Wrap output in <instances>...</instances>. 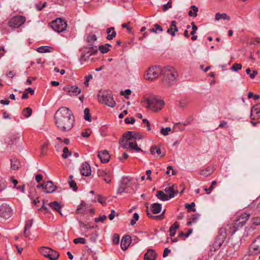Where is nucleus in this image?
I'll list each match as a JSON object with an SVG mask.
<instances>
[{"instance_id": "f257e3e1", "label": "nucleus", "mask_w": 260, "mask_h": 260, "mask_svg": "<svg viewBox=\"0 0 260 260\" xmlns=\"http://www.w3.org/2000/svg\"><path fill=\"white\" fill-rule=\"evenodd\" d=\"M55 123L61 132L70 131L74 126L75 119L72 111L68 107L59 108L54 114Z\"/></svg>"}, {"instance_id": "f03ea898", "label": "nucleus", "mask_w": 260, "mask_h": 260, "mask_svg": "<svg viewBox=\"0 0 260 260\" xmlns=\"http://www.w3.org/2000/svg\"><path fill=\"white\" fill-rule=\"evenodd\" d=\"M161 74L164 76L162 82L166 86L172 85L178 76L175 69L170 66L165 67L162 69Z\"/></svg>"}, {"instance_id": "7ed1b4c3", "label": "nucleus", "mask_w": 260, "mask_h": 260, "mask_svg": "<svg viewBox=\"0 0 260 260\" xmlns=\"http://www.w3.org/2000/svg\"><path fill=\"white\" fill-rule=\"evenodd\" d=\"M98 99L100 103L105 104L109 107L113 108L116 105V102L113 100L111 93L107 90H101L98 94Z\"/></svg>"}, {"instance_id": "20e7f679", "label": "nucleus", "mask_w": 260, "mask_h": 260, "mask_svg": "<svg viewBox=\"0 0 260 260\" xmlns=\"http://www.w3.org/2000/svg\"><path fill=\"white\" fill-rule=\"evenodd\" d=\"M143 103L144 105H146V108H150L154 111H157L161 110L165 105L164 101L158 100L156 98L144 99Z\"/></svg>"}, {"instance_id": "39448f33", "label": "nucleus", "mask_w": 260, "mask_h": 260, "mask_svg": "<svg viewBox=\"0 0 260 260\" xmlns=\"http://www.w3.org/2000/svg\"><path fill=\"white\" fill-rule=\"evenodd\" d=\"M97 38L95 35H89L87 37V42L90 44L89 46L86 49H88L87 52L84 54L82 55L81 58L82 59L86 60L89 58L91 55H94L98 53V49L96 46L93 45V43L96 41Z\"/></svg>"}, {"instance_id": "423d86ee", "label": "nucleus", "mask_w": 260, "mask_h": 260, "mask_svg": "<svg viewBox=\"0 0 260 260\" xmlns=\"http://www.w3.org/2000/svg\"><path fill=\"white\" fill-rule=\"evenodd\" d=\"M251 215H252V213H250L249 211H246L242 213L239 217V218L235 221L234 224L233 228H234V231L232 232V234H235L236 231L238 230L239 228L242 227L246 223V222L249 219Z\"/></svg>"}, {"instance_id": "0eeeda50", "label": "nucleus", "mask_w": 260, "mask_h": 260, "mask_svg": "<svg viewBox=\"0 0 260 260\" xmlns=\"http://www.w3.org/2000/svg\"><path fill=\"white\" fill-rule=\"evenodd\" d=\"M40 252L45 257L50 260H56L59 256L58 252L47 247H41L39 249Z\"/></svg>"}, {"instance_id": "6e6552de", "label": "nucleus", "mask_w": 260, "mask_h": 260, "mask_svg": "<svg viewBox=\"0 0 260 260\" xmlns=\"http://www.w3.org/2000/svg\"><path fill=\"white\" fill-rule=\"evenodd\" d=\"M51 27L54 31L60 32L66 29L67 24L66 21L62 19L56 18L51 22Z\"/></svg>"}, {"instance_id": "1a4fd4ad", "label": "nucleus", "mask_w": 260, "mask_h": 260, "mask_svg": "<svg viewBox=\"0 0 260 260\" xmlns=\"http://www.w3.org/2000/svg\"><path fill=\"white\" fill-rule=\"evenodd\" d=\"M162 70L159 67L154 66L149 68L147 73L144 76L147 80H153L157 78L160 73H161Z\"/></svg>"}, {"instance_id": "9d476101", "label": "nucleus", "mask_w": 260, "mask_h": 260, "mask_svg": "<svg viewBox=\"0 0 260 260\" xmlns=\"http://www.w3.org/2000/svg\"><path fill=\"white\" fill-rule=\"evenodd\" d=\"M12 211L8 204L3 203L0 205V217L4 219H8L13 215Z\"/></svg>"}, {"instance_id": "9b49d317", "label": "nucleus", "mask_w": 260, "mask_h": 260, "mask_svg": "<svg viewBox=\"0 0 260 260\" xmlns=\"http://www.w3.org/2000/svg\"><path fill=\"white\" fill-rule=\"evenodd\" d=\"M25 21V18L21 16H15L11 18L9 22V25L12 28H18Z\"/></svg>"}, {"instance_id": "f8f14e48", "label": "nucleus", "mask_w": 260, "mask_h": 260, "mask_svg": "<svg viewBox=\"0 0 260 260\" xmlns=\"http://www.w3.org/2000/svg\"><path fill=\"white\" fill-rule=\"evenodd\" d=\"M142 137V135L140 133L135 131H128L123 134V138L126 141L140 140Z\"/></svg>"}, {"instance_id": "ddd939ff", "label": "nucleus", "mask_w": 260, "mask_h": 260, "mask_svg": "<svg viewBox=\"0 0 260 260\" xmlns=\"http://www.w3.org/2000/svg\"><path fill=\"white\" fill-rule=\"evenodd\" d=\"M63 90L70 96L77 95L81 92V89L76 86L67 85L63 88Z\"/></svg>"}, {"instance_id": "4468645a", "label": "nucleus", "mask_w": 260, "mask_h": 260, "mask_svg": "<svg viewBox=\"0 0 260 260\" xmlns=\"http://www.w3.org/2000/svg\"><path fill=\"white\" fill-rule=\"evenodd\" d=\"M97 175L98 177L103 178L107 183H109L111 182V173L110 172L99 169L97 171Z\"/></svg>"}, {"instance_id": "2eb2a0df", "label": "nucleus", "mask_w": 260, "mask_h": 260, "mask_svg": "<svg viewBox=\"0 0 260 260\" xmlns=\"http://www.w3.org/2000/svg\"><path fill=\"white\" fill-rule=\"evenodd\" d=\"M248 210L250 213H252V215H256L260 213V201L256 200L253 201L249 205Z\"/></svg>"}, {"instance_id": "dca6fc26", "label": "nucleus", "mask_w": 260, "mask_h": 260, "mask_svg": "<svg viewBox=\"0 0 260 260\" xmlns=\"http://www.w3.org/2000/svg\"><path fill=\"white\" fill-rule=\"evenodd\" d=\"M80 172L82 175L84 176H88L91 174V168L88 162H84L82 164L80 169Z\"/></svg>"}, {"instance_id": "f3484780", "label": "nucleus", "mask_w": 260, "mask_h": 260, "mask_svg": "<svg viewBox=\"0 0 260 260\" xmlns=\"http://www.w3.org/2000/svg\"><path fill=\"white\" fill-rule=\"evenodd\" d=\"M44 185V190H43V191L47 193L54 192L56 188V186L54 185L53 182L51 181H48L45 182Z\"/></svg>"}, {"instance_id": "a211bd4d", "label": "nucleus", "mask_w": 260, "mask_h": 260, "mask_svg": "<svg viewBox=\"0 0 260 260\" xmlns=\"http://www.w3.org/2000/svg\"><path fill=\"white\" fill-rule=\"evenodd\" d=\"M132 242L131 237L128 235L124 236L121 241V248L123 250H126Z\"/></svg>"}, {"instance_id": "6ab92c4d", "label": "nucleus", "mask_w": 260, "mask_h": 260, "mask_svg": "<svg viewBox=\"0 0 260 260\" xmlns=\"http://www.w3.org/2000/svg\"><path fill=\"white\" fill-rule=\"evenodd\" d=\"M98 156L100 159L102 163H106L108 162L110 158L109 154L107 150L99 151Z\"/></svg>"}, {"instance_id": "aec40b11", "label": "nucleus", "mask_w": 260, "mask_h": 260, "mask_svg": "<svg viewBox=\"0 0 260 260\" xmlns=\"http://www.w3.org/2000/svg\"><path fill=\"white\" fill-rule=\"evenodd\" d=\"M157 254L152 249H148L144 255V260H155Z\"/></svg>"}, {"instance_id": "412c9836", "label": "nucleus", "mask_w": 260, "mask_h": 260, "mask_svg": "<svg viewBox=\"0 0 260 260\" xmlns=\"http://www.w3.org/2000/svg\"><path fill=\"white\" fill-rule=\"evenodd\" d=\"M251 247L253 249L255 253L260 252V236H258L253 241Z\"/></svg>"}, {"instance_id": "4be33fe9", "label": "nucleus", "mask_w": 260, "mask_h": 260, "mask_svg": "<svg viewBox=\"0 0 260 260\" xmlns=\"http://www.w3.org/2000/svg\"><path fill=\"white\" fill-rule=\"evenodd\" d=\"M33 224V220L32 219H28L26 221L24 229V235L26 237H28L30 235V231L29 229L31 227Z\"/></svg>"}, {"instance_id": "5701e85b", "label": "nucleus", "mask_w": 260, "mask_h": 260, "mask_svg": "<svg viewBox=\"0 0 260 260\" xmlns=\"http://www.w3.org/2000/svg\"><path fill=\"white\" fill-rule=\"evenodd\" d=\"M214 171V167L213 166H208L206 169L201 170L199 174L205 177H208L212 174Z\"/></svg>"}, {"instance_id": "b1692460", "label": "nucleus", "mask_w": 260, "mask_h": 260, "mask_svg": "<svg viewBox=\"0 0 260 260\" xmlns=\"http://www.w3.org/2000/svg\"><path fill=\"white\" fill-rule=\"evenodd\" d=\"M48 205L52 209L56 211L60 214V215L62 216V214L60 211L61 206L58 202H57V201H54L49 203Z\"/></svg>"}, {"instance_id": "393cba45", "label": "nucleus", "mask_w": 260, "mask_h": 260, "mask_svg": "<svg viewBox=\"0 0 260 260\" xmlns=\"http://www.w3.org/2000/svg\"><path fill=\"white\" fill-rule=\"evenodd\" d=\"M164 190L166 192V194L168 195L170 199L174 198L178 193V191L176 192L174 191L173 186L167 187Z\"/></svg>"}, {"instance_id": "a878e982", "label": "nucleus", "mask_w": 260, "mask_h": 260, "mask_svg": "<svg viewBox=\"0 0 260 260\" xmlns=\"http://www.w3.org/2000/svg\"><path fill=\"white\" fill-rule=\"evenodd\" d=\"M114 27H109L106 30V32L108 34L107 37V39L108 40H112L114 37H115L116 35V32L114 30Z\"/></svg>"}, {"instance_id": "bb28decb", "label": "nucleus", "mask_w": 260, "mask_h": 260, "mask_svg": "<svg viewBox=\"0 0 260 260\" xmlns=\"http://www.w3.org/2000/svg\"><path fill=\"white\" fill-rule=\"evenodd\" d=\"M161 210V204L159 203H154L151 206V210L153 214H156L159 213Z\"/></svg>"}, {"instance_id": "cd10ccee", "label": "nucleus", "mask_w": 260, "mask_h": 260, "mask_svg": "<svg viewBox=\"0 0 260 260\" xmlns=\"http://www.w3.org/2000/svg\"><path fill=\"white\" fill-rule=\"evenodd\" d=\"M156 196L157 197L158 199L163 201H166L170 199L168 195L165 194L161 190L157 191L156 194Z\"/></svg>"}, {"instance_id": "c85d7f7f", "label": "nucleus", "mask_w": 260, "mask_h": 260, "mask_svg": "<svg viewBox=\"0 0 260 260\" xmlns=\"http://www.w3.org/2000/svg\"><path fill=\"white\" fill-rule=\"evenodd\" d=\"M179 228V224L178 222H175L173 225H171L169 229V233H170V237H173L175 236L176 230L178 229Z\"/></svg>"}, {"instance_id": "c756f323", "label": "nucleus", "mask_w": 260, "mask_h": 260, "mask_svg": "<svg viewBox=\"0 0 260 260\" xmlns=\"http://www.w3.org/2000/svg\"><path fill=\"white\" fill-rule=\"evenodd\" d=\"M49 144V141H46L42 145L41 147V156H44L47 153Z\"/></svg>"}, {"instance_id": "7c9ffc66", "label": "nucleus", "mask_w": 260, "mask_h": 260, "mask_svg": "<svg viewBox=\"0 0 260 260\" xmlns=\"http://www.w3.org/2000/svg\"><path fill=\"white\" fill-rule=\"evenodd\" d=\"M215 19L217 21H219L220 19L230 20V17L225 13L220 14L217 13L215 16Z\"/></svg>"}, {"instance_id": "2f4dec72", "label": "nucleus", "mask_w": 260, "mask_h": 260, "mask_svg": "<svg viewBox=\"0 0 260 260\" xmlns=\"http://www.w3.org/2000/svg\"><path fill=\"white\" fill-rule=\"evenodd\" d=\"M226 237V230L224 228H221L220 229L218 234L216 238L224 241Z\"/></svg>"}, {"instance_id": "473e14b6", "label": "nucleus", "mask_w": 260, "mask_h": 260, "mask_svg": "<svg viewBox=\"0 0 260 260\" xmlns=\"http://www.w3.org/2000/svg\"><path fill=\"white\" fill-rule=\"evenodd\" d=\"M11 168L12 170H17L20 166V163L17 159H11Z\"/></svg>"}, {"instance_id": "72a5a7b5", "label": "nucleus", "mask_w": 260, "mask_h": 260, "mask_svg": "<svg viewBox=\"0 0 260 260\" xmlns=\"http://www.w3.org/2000/svg\"><path fill=\"white\" fill-rule=\"evenodd\" d=\"M128 148H129L132 150H135L137 151H142L141 148L138 147L137 143L135 141L133 142V141H130V142H129Z\"/></svg>"}, {"instance_id": "f704fd0d", "label": "nucleus", "mask_w": 260, "mask_h": 260, "mask_svg": "<svg viewBox=\"0 0 260 260\" xmlns=\"http://www.w3.org/2000/svg\"><path fill=\"white\" fill-rule=\"evenodd\" d=\"M191 10L188 12V15L190 17H196L198 11V7L195 6H191Z\"/></svg>"}, {"instance_id": "c9c22d12", "label": "nucleus", "mask_w": 260, "mask_h": 260, "mask_svg": "<svg viewBox=\"0 0 260 260\" xmlns=\"http://www.w3.org/2000/svg\"><path fill=\"white\" fill-rule=\"evenodd\" d=\"M150 153L152 154H155V153H157V154L159 155V154H161V153L160 149L159 147H158L157 146H156V145H153V146H151V147L150 148Z\"/></svg>"}, {"instance_id": "e433bc0d", "label": "nucleus", "mask_w": 260, "mask_h": 260, "mask_svg": "<svg viewBox=\"0 0 260 260\" xmlns=\"http://www.w3.org/2000/svg\"><path fill=\"white\" fill-rule=\"evenodd\" d=\"M84 118L86 121L89 122L91 121V116L89 113V109L88 108H85L84 111Z\"/></svg>"}, {"instance_id": "4c0bfd02", "label": "nucleus", "mask_w": 260, "mask_h": 260, "mask_svg": "<svg viewBox=\"0 0 260 260\" xmlns=\"http://www.w3.org/2000/svg\"><path fill=\"white\" fill-rule=\"evenodd\" d=\"M32 113V110L30 107H27L23 109V114L26 118L29 117Z\"/></svg>"}, {"instance_id": "58836bf2", "label": "nucleus", "mask_w": 260, "mask_h": 260, "mask_svg": "<svg viewBox=\"0 0 260 260\" xmlns=\"http://www.w3.org/2000/svg\"><path fill=\"white\" fill-rule=\"evenodd\" d=\"M146 211H147V214L148 215V216L149 217V218H152V219H158V218H163L164 217V215L163 214H161L160 215H158V216H153L152 215L150 212H149V209H148V206L147 207V209H146Z\"/></svg>"}, {"instance_id": "ea45409f", "label": "nucleus", "mask_w": 260, "mask_h": 260, "mask_svg": "<svg viewBox=\"0 0 260 260\" xmlns=\"http://www.w3.org/2000/svg\"><path fill=\"white\" fill-rule=\"evenodd\" d=\"M72 154L71 152L69 151L68 147H64L63 149V153L62 154V157L64 159L67 158Z\"/></svg>"}, {"instance_id": "a19ab883", "label": "nucleus", "mask_w": 260, "mask_h": 260, "mask_svg": "<svg viewBox=\"0 0 260 260\" xmlns=\"http://www.w3.org/2000/svg\"><path fill=\"white\" fill-rule=\"evenodd\" d=\"M224 241H223L221 239L216 238L215 241L214 242V244H213V246L216 248H219L222 245V244H223Z\"/></svg>"}, {"instance_id": "79ce46f5", "label": "nucleus", "mask_w": 260, "mask_h": 260, "mask_svg": "<svg viewBox=\"0 0 260 260\" xmlns=\"http://www.w3.org/2000/svg\"><path fill=\"white\" fill-rule=\"evenodd\" d=\"M185 208L187 209L188 212H190L191 211L195 212L196 209L195 208H192V207L195 206V203L192 202L190 204H186Z\"/></svg>"}, {"instance_id": "37998d69", "label": "nucleus", "mask_w": 260, "mask_h": 260, "mask_svg": "<svg viewBox=\"0 0 260 260\" xmlns=\"http://www.w3.org/2000/svg\"><path fill=\"white\" fill-rule=\"evenodd\" d=\"M246 73L249 75V77L251 79H254L256 75H257L258 73L256 70H253L252 73H251V70L249 68H248L246 70Z\"/></svg>"}, {"instance_id": "c03bdc74", "label": "nucleus", "mask_w": 260, "mask_h": 260, "mask_svg": "<svg viewBox=\"0 0 260 260\" xmlns=\"http://www.w3.org/2000/svg\"><path fill=\"white\" fill-rule=\"evenodd\" d=\"M172 7V1L169 0L167 4L162 5V8L164 12H166L169 8H171Z\"/></svg>"}, {"instance_id": "a18cd8bd", "label": "nucleus", "mask_w": 260, "mask_h": 260, "mask_svg": "<svg viewBox=\"0 0 260 260\" xmlns=\"http://www.w3.org/2000/svg\"><path fill=\"white\" fill-rule=\"evenodd\" d=\"M37 51L40 53L49 52L50 51L47 46H41L37 49Z\"/></svg>"}, {"instance_id": "49530a36", "label": "nucleus", "mask_w": 260, "mask_h": 260, "mask_svg": "<svg viewBox=\"0 0 260 260\" xmlns=\"http://www.w3.org/2000/svg\"><path fill=\"white\" fill-rule=\"evenodd\" d=\"M251 223L252 225H260V217H255L251 219Z\"/></svg>"}, {"instance_id": "de8ad7c7", "label": "nucleus", "mask_w": 260, "mask_h": 260, "mask_svg": "<svg viewBox=\"0 0 260 260\" xmlns=\"http://www.w3.org/2000/svg\"><path fill=\"white\" fill-rule=\"evenodd\" d=\"M84 203L82 202L80 205L79 206L76 210V213L78 214H83L85 212V209L83 208Z\"/></svg>"}, {"instance_id": "09e8293b", "label": "nucleus", "mask_w": 260, "mask_h": 260, "mask_svg": "<svg viewBox=\"0 0 260 260\" xmlns=\"http://www.w3.org/2000/svg\"><path fill=\"white\" fill-rule=\"evenodd\" d=\"M99 49L100 51V52L103 54L106 53L110 50V49L105 45L100 46L99 47Z\"/></svg>"}, {"instance_id": "8fccbe9b", "label": "nucleus", "mask_w": 260, "mask_h": 260, "mask_svg": "<svg viewBox=\"0 0 260 260\" xmlns=\"http://www.w3.org/2000/svg\"><path fill=\"white\" fill-rule=\"evenodd\" d=\"M7 187L6 181L2 178H0V192L4 190Z\"/></svg>"}, {"instance_id": "3c124183", "label": "nucleus", "mask_w": 260, "mask_h": 260, "mask_svg": "<svg viewBox=\"0 0 260 260\" xmlns=\"http://www.w3.org/2000/svg\"><path fill=\"white\" fill-rule=\"evenodd\" d=\"M242 69V65L240 63H234L232 67H231V70L232 71L237 72Z\"/></svg>"}, {"instance_id": "603ef678", "label": "nucleus", "mask_w": 260, "mask_h": 260, "mask_svg": "<svg viewBox=\"0 0 260 260\" xmlns=\"http://www.w3.org/2000/svg\"><path fill=\"white\" fill-rule=\"evenodd\" d=\"M192 231L193 230L192 229H188L187 233H185L184 234L182 232H180L178 234V236L180 237L184 236L185 237L187 238L192 233Z\"/></svg>"}, {"instance_id": "864d4df0", "label": "nucleus", "mask_w": 260, "mask_h": 260, "mask_svg": "<svg viewBox=\"0 0 260 260\" xmlns=\"http://www.w3.org/2000/svg\"><path fill=\"white\" fill-rule=\"evenodd\" d=\"M139 218V214L137 213H135L133 215V219L131 221V224L132 225L135 224L136 221L138 220Z\"/></svg>"}, {"instance_id": "5fc2aeb1", "label": "nucleus", "mask_w": 260, "mask_h": 260, "mask_svg": "<svg viewBox=\"0 0 260 260\" xmlns=\"http://www.w3.org/2000/svg\"><path fill=\"white\" fill-rule=\"evenodd\" d=\"M130 141H126L124 140L123 136L122 137V140L120 143L121 146L123 149L128 148V143Z\"/></svg>"}, {"instance_id": "6e6d98bb", "label": "nucleus", "mask_w": 260, "mask_h": 260, "mask_svg": "<svg viewBox=\"0 0 260 260\" xmlns=\"http://www.w3.org/2000/svg\"><path fill=\"white\" fill-rule=\"evenodd\" d=\"M171 131V128L170 127L162 128L160 129V133L164 136H167L168 135L169 132H170Z\"/></svg>"}, {"instance_id": "4d7b16f0", "label": "nucleus", "mask_w": 260, "mask_h": 260, "mask_svg": "<svg viewBox=\"0 0 260 260\" xmlns=\"http://www.w3.org/2000/svg\"><path fill=\"white\" fill-rule=\"evenodd\" d=\"M74 243L75 244H85L86 242V240L83 238H78L76 239H75L73 241Z\"/></svg>"}, {"instance_id": "13d9d810", "label": "nucleus", "mask_w": 260, "mask_h": 260, "mask_svg": "<svg viewBox=\"0 0 260 260\" xmlns=\"http://www.w3.org/2000/svg\"><path fill=\"white\" fill-rule=\"evenodd\" d=\"M174 27L172 26V21H171L170 27L167 29V33L171 35L172 37L175 36V34L173 32Z\"/></svg>"}, {"instance_id": "bf43d9fd", "label": "nucleus", "mask_w": 260, "mask_h": 260, "mask_svg": "<svg viewBox=\"0 0 260 260\" xmlns=\"http://www.w3.org/2000/svg\"><path fill=\"white\" fill-rule=\"evenodd\" d=\"M69 183L70 187L72 188L74 191H76L77 190L76 183L74 181L70 180L69 181Z\"/></svg>"}, {"instance_id": "052dcab7", "label": "nucleus", "mask_w": 260, "mask_h": 260, "mask_svg": "<svg viewBox=\"0 0 260 260\" xmlns=\"http://www.w3.org/2000/svg\"><path fill=\"white\" fill-rule=\"evenodd\" d=\"M91 133V131L89 129H87L84 132H82L81 133V135L84 138H88L90 134Z\"/></svg>"}, {"instance_id": "680f3d73", "label": "nucleus", "mask_w": 260, "mask_h": 260, "mask_svg": "<svg viewBox=\"0 0 260 260\" xmlns=\"http://www.w3.org/2000/svg\"><path fill=\"white\" fill-rule=\"evenodd\" d=\"M119 242V236L117 234H114L113 237V242L115 244H118Z\"/></svg>"}, {"instance_id": "e2e57ef3", "label": "nucleus", "mask_w": 260, "mask_h": 260, "mask_svg": "<svg viewBox=\"0 0 260 260\" xmlns=\"http://www.w3.org/2000/svg\"><path fill=\"white\" fill-rule=\"evenodd\" d=\"M46 5V3L44 2L42 4V5L41 6V4H36V8L38 10V11H40L43 9V8H44Z\"/></svg>"}, {"instance_id": "0e129e2a", "label": "nucleus", "mask_w": 260, "mask_h": 260, "mask_svg": "<svg viewBox=\"0 0 260 260\" xmlns=\"http://www.w3.org/2000/svg\"><path fill=\"white\" fill-rule=\"evenodd\" d=\"M125 93H126V94L125 96V98L127 99L129 98L128 95H129L131 93V90L129 89H127L125 90L124 91H122L121 92L120 94H121V95H124Z\"/></svg>"}, {"instance_id": "69168bd1", "label": "nucleus", "mask_w": 260, "mask_h": 260, "mask_svg": "<svg viewBox=\"0 0 260 260\" xmlns=\"http://www.w3.org/2000/svg\"><path fill=\"white\" fill-rule=\"evenodd\" d=\"M107 218V216L105 215H103L100 216L99 218H95L94 221L95 222H98L99 221L103 222Z\"/></svg>"}, {"instance_id": "338daca9", "label": "nucleus", "mask_w": 260, "mask_h": 260, "mask_svg": "<svg viewBox=\"0 0 260 260\" xmlns=\"http://www.w3.org/2000/svg\"><path fill=\"white\" fill-rule=\"evenodd\" d=\"M191 25H192V31L190 32V35H194L196 32V31L198 29V27L196 25L194 22H192L191 23Z\"/></svg>"}, {"instance_id": "774afa93", "label": "nucleus", "mask_w": 260, "mask_h": 260, "mask_svg": "<svg viewBox=\"0 0 260 260\" xmlns=\"http://www.w3.org/2000/svg\"><path fill=\"white\" fill-rule=\"evenodd\" d=\"M93 78V76L91 74H90L89 75H88L87 76H86L85 77V81L84 82V84L87 86H89V81L90 79H92Z\"/></svg>"}]
</instances>
